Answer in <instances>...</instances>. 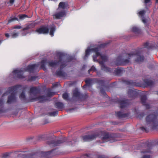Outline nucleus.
<instances>
[{
	"mask_svg": "<svg viewBox=\"0 0 158 158\" xmlns=\"http://www.w3.org/2000/svg\"><path fill=\"white\" fill-rule=\"evenodd\" d=\"M145 125L147 127H142L140 129L147 133L149 128L153 130L158 129V110L148 114L145 117Z\"/></svg>",
	"mask_w": 158,
	"mask_h": 158,
	"instance_id": "obj_1",
	"label": "nucleus"
},
{
	"mask_svg": "<svg viewBox=\"0 0 158 158\" xmlns=\"http://www.w3.org/2000/svg\"><path fill=\"white\" fill-rule=\"evenodd\" d=\"M123 56L119 55L115 61V64L117 66L124 65L129 62V59L131 56H135L136 58L135 61L138 62H142L144 60L143 56L141 55L140 52L136 51L135 52H131L130 53H126Z\"/></svg>",
	"mask_w": 158,
	"mask_h": 158,
	"instance_id": "obj_2",
	"label": "nucleus"
},
{
	"mask_svg": "<svg viewBox=\"0 0 158 158\" xmlns=\"http://www.w3.org/2000/svg\"><path fill=\"white\" fill-rule=\"evenodd\" d=\"M56 149L47 152H42L39 154L31 153L26 155L21 154L23 156L22 158H49L57 154L56 152Z\"/></svg>",
	"mask_w": 158,
	"mask_h": 158,
	"instance_id": "obj_3",
	"label": "nucleus"
},
{
	"mask_svg": "<svg viewBox=\"0 0 158 158\" xmlns=\"http://www.w3.org/2000/svg\"><path fill=\"white\" fill-rule=\"evenodd\" d=\"M109 43H106L101 44L99 45L98 47L91 49H88L85 51V56L87 57L89 54L91 52H93L95 53L96 55L93 56V59L94 61L97 60V58L100 55V53L99 52L101 48H104Z\"/></svg>",
	"mask_w": 158,
	"mask_h": 158,
	"instance_id": "obj_4",
	"label": "nucleus"
},
{
	"mask_svg": "<svg viewBox=\"0 0 158 158\" xmlns=\"http://www.w3.org/2000/svg\"><path fill=\"white\" fill-rule=\"evenodd\" d=\"M73 141L74 143L77 141V139H75L72 141H70L68 139L64 137L60 140H52L48 141L47 144L51 147H56L60 146V144L64 142L68 143L71 142L70 144L72 145L73 143H72V142Z\"/></svg>",
	"mask_w": 158,
	"mask_h": 158,
	"instance_id": "obj_5",
	"label": "nucleus"
},
{
	"mask_svg": "<svg viewBox=\"0 0 158 158\" xmlns=\"http://www.w3.org/2000/svg\"><path fill=\"white\" fill-rule=\"evenodd\" d=\"M99 56H100L102 60H97H97H95V61H98L99 63L101 65L102 70L107 73H111L112 71V69L106 66L104 64V62L106 61L107 60V56L105 55H102L101 54Z\"/></svg>",
	"mask_w": 158,
	"mask_h": 158,
	"instance_id": "obj_6",
	"label": "nucleus"
},
{
	"mask_svg": "<svg viewBox=\"0 0 158 158\" xmlns=\"http://www.w3.org/2000/svg\"><path fill=\"white\" fill-rule=\"evenodd\" d=\"M117 137L118 135L115 133L104 132L102 134L101 138L103 140H106L107 141L112 143L116 140V138Z\"/></svg>",
	"mask_w": 158,
	"mask_h": 158,
	"instance_id": "obj_7",
	"label": "nucleus"
},
{
	"mask_svg": "<svg viewBox=\"0 0 158 158\" xmlns=\"http://www.w3.org/2000/svg\"><path fill=\"white\" fill-rule=\"evenodd\" d=\"M57 56L58 58V61H50L48 62V65L50 67H54L58 65L60 63L61 64L64 61H63V59L64 56V54L61 52H58L57 53Z\"/></svg>",
	"mask_w": 158,
	"mask_h": 158,
	"instance_id": "obj_8",
	"label": "nucleus"
},
{
	"mask_svg": "<svg viewBox=\"0 0 158 158\" xmlns=\"http://www.w3.org/2000/svg\"><path fill=\"white\" fill-rule=\"evenodd\" d=\"M143 146L145 149L141 151V153H150L151 150L153 147V143L151 142L147 141L143 144Z\"/></svg>",
	"mask_w": 158,
	"mask_h": 158,
	"instance_id": "obj_9",
	"label": "nucleus"
},
{
	"mask_svg": "<svg viewBox=\"0 0 158 158\" xmlns=\"http://www.w3.org/2000/svg\"><path fill=\"white\" fill-rule=\"evenodd\" d=\"M48 99L47 96L44 95L40 96L39 97H35L33 98H30V101L33 102L38 101L40 103H43L48 101Z\"/></svg>",
	"mask_w": 158,
	"mask_h": 158,
	"instance_id": "obj_10",
	"label": "nucleus"
},
{
	"mask_svg": "<svg viewBox=\"0 0 158 158\" xmlns=\"http://www.w3.org/2000/svg\"><path fill=\"white\" fill-rule=\"evenodd\" d=\"M23 71L21 69H16L13 71L14 78L17 79H23L25 77L23 75Z\"/></svg>",
	"mask_w": 158,
	"mask_h": 158,
	"instance_id": "obj_11",
	"label": "nucleus"
},
{
	"mask_svg": "<svg viewBox=\"0 0 158 158\" xmlns=\"http://www.w3.org/2000/svg\"><path fill=\"white\" fill-rule=\"evenodd\" d=\"M35 31L39 34H46L49 32V29L47 26L42 25L40 28L37 29Z\"/></svg>",
	"mask_w": 158,
	"mask_h": 158,
	"instance_id": "obj_12",
	"label": "nucleus"
},
{
	"mask_svg": "<svg viewBox=\"0 0 158 158\" xmlns=\"http://www.w3.org/2000/svg\"><path fill=\"white\" fill-rule=\"evenodd\" d=\"M39 64H34L29 65L24 69V71H27L30 73H34L35 70L38 67Z\"/></svg>",
	"mask_w": 158,
	"mask_h": 158,
	"instance_id": "obj_13",
	"label": "nucleus"
},
{
	"mask_svg": "<svg viewBox=\"0 0 158 158\" xmlns=\"http://www.w3.org/2000/svg\"><path fill=\"white\" fill-rule=\"evenodd\" d=\"M138 91L134 89H129L127 91L128 96L129 98L134 99L138 96Z\"/></svg>",
	"mask_w": 158,
	"mask_h": 158,
	"instance_id": "obj_14",
	"label": "nucleus"
},
{
	"mask_svg": "<svg viewBox=\"0 0 158 158\" xmlns=\"http://www.w3.org/2000/svg\"><path fill=\"white\" fill-rule=\"evenodd\" d=\"M98 136V134H95L91 135H86L81 137L84 142L89 141L93 140Z\"/></svg>",
	"mask_w": 158,
	"mask_h": 158,
	"instance_id": "obj_15",
	"label": "nucleus"
},
{
	"mask_svg": "<svg viewBox=\"0 0 158 158\" xmlns=\"http://www.w3.org/2000/svg\"><path fill=\"white\" fill-rule=\"evenodd\" d=\"M67 62L64 61L60 65V69L58 70L56 72V75L59 77H64V73L61 70L67 65Z\"/></svg>",
	"mask_w": 158,
	"mask_h": 158,
	"instance_id": "obj_16",
	"label": "nucleus"
},
{
	"mask_svg": "<svg viewBox=\"0 0 158 158\" xmlns=\"http://www.w3.org/2000/svg\"><path fill=\"white\" fill-rule=\"evenodd\" d=\"M66 12L63 10L60 11L56 13L53 15V19H61L63 17L66 15Z\"/></svg>",
	"mask_w": 158,
	"mask_h": 158,
	"instance_id": "obj_17",
	"label": "nucleus"
},
{
	"mask_svg": "<svg viewBox=\"0 0 158 158\" xmlns=\"http://www.w3.org/2000/svg\"><path fill=\"white\" fill-rule=\"evenodd\" d=\"M40 92V90L38 88L35 87H31L30 88L29 93L30 95L33 94L34 96H36Z\"/></svg>",
	"mask_w": 158,
	"mask_h": 158,
	"instance_id": "obj_18",
	"label": "nucleus"
},
{
	"mask_svg": "<svg viewBox=\"0 0 158 158\" xmlns=\"http://www.w3.org/2000/svg\"><path fill=\"white\" fill-rule=\"evenodd\" d=\"M118 103L120 105V107L121 109H123L127 107L129 105V101L127 99L118 100Z\"/></svg>",
	"mask_w": 158,
	"mask_h": 158,
	"instance_id": "obj_19",
	"label": "nucleus"
},
{
	"mask_svg": "<svg viewBox=\"0 0 158 158\" xmlns=\"http://www.w3.org/2000/svg\"><path fill=\"white\" fill-rule=\"evenodd\" d=\"M16 93H12L11 94L8 96V100L7 101V103L11 104L14 102L16 101V97H15Z\"/></svg>",
	"mask_w": 158,
	"mask_h": 158,
	"instance_id": "obj_20",
	"label": "nucleus"
},
{
	"mask_svg": "<svg viewBox=\"0 0 158 158\" xmlns=\"http://www.w3.org/2000/svg\"><path fill=\"white\" fill-rule=\"evenodd\" d=\"M116 116L119 118H124L127 117L129 115L128 113L123 114L121 111L115 112Z\"/></svg>",
	"mask_w": 158,
	"mask_h": 158,
	"instance_id": "obj_21",
	"label": "nucleus"
},
{
	"mask_svg": "<svg viewBox=\"0 0 158 158\" xmlns=\"http://www.w3.org/2000/svg\"><path fill=\"white\" fill-rule=\"evenodd\" d=\"M68 6V4L67 2H60L58 5L59 9H64Z\"/></svg>",
	"mask_w": 158,
	"mask_h": 158,
	"instance_id": "obj_22",
	"label": "nucleus"
},
{
	"mask_svg": "<svg viewBox=\"0 0 158 158\" xmlns=\"http://www.w3.org/2000/svg\"><path fill=\"white\" fill-rule=\"evenodd\" d=\"M20 86V85H17L11 87L9 88L8 89L7 92L9 93H15L16 91Z\"/></svg>",
	"mask_w": 158,
	"mask_h": 158,
	"instance_id": "obj_23",
	"label": "nucleus"
},
{
	"mask_svg": "<svg viewBox=\"0 0 158 158\" xmlns=\"http://www.w3.org/2000/svg\"><path fill=\"white\" fill-rule=\"evenodd\" d=\"M123 81L127 85L133 86H136L137 85L135 82H134L131 80H123Z\"/></svg>",
	"mask_w": 158,
	"mask_h": 158,
	"instance_id": "obj_24",
	"label": "nucleus"
},
{
	"mask_svg": "<svg viewBox=\"0 0 158 158\" xmlns=\"http://www.w3.org/2000/svg\"><path fill=\"white\" fill-rule=\"evenodd\" d=\"M56 29V27L54 25L51 27L50 28L49 34L52 37L54 35V33Z\"/></svg>",
	"mask_w": 158,
	"mask_h": 158,
	"instance_id": "obj_25",
	"label": "nucleus"
},
{
	"mask_svg": "<svg viewBox=\"0 0 158 158\" xmlns=\"http://www.w3.org/2000/svg\"><path fill=\"white\" fill-rule=\"evenodd\" d=\"M123 71V69L122 68H118L116 69L114 71V73L117 76L120 75Z\"/></svg>",
	"mask_w": 158,
	"mask_h": 158,
	"instance_id": "obj_26",
	"label": "nucleus"
},
{
	"mask_svg": "<svg viewBox=\"0 0 158 158\" xmlns=\"http://www.w3.org/2000/svg\"><path fill=\"white\" fill-rule=\"evenodd\" d=\"M143 81L148 86H151L154 85L153 82L150 80L145 79L143 80Z\"/></svg>",
	"mask_w": 158,
	"mask_h": 158,
	"instance_id": "obj_27",
	"label": "nucleus"
},
{
	"mask_svg": "<svg viewBox=\"0 0 158 158\" xmlns=\"http://www.w3.org/2000/svg\"><path fill=\"white\" fill-rule=\"evenodd\" d=\"M56 108L59 109H62L64 107L63 104L60 102H57L55 103V105Z\"/></svg>",
	"mask_w": 158,
	"mask_h": 158,
	"instance_id": "obj_28",
	"label": "nucleus"
},
{
	"mask_svg": "<svg viewBox=\"0 0 158 158\" xmlns=\"http://www.w3.org/2000/svg\"><path fill=\"white\" fill-rule=\"evenodd\" d=\"M145 115V113L143 112H138L137 113V118L140 119H142Z\"/></svg>",
	"mask_w": 158,
	"mask_h": 158,
	"instance_id": "obj_29",
	"label": "nucleus"
},
{
	"mask_svg": "<svg viewBox=\"0 0 158 158\" xmlns=\"http://www.w3.org/2000/svg\"><path fill=\"white\" fill-rule=\"evenodd\" d=\"M144 48H147L148 49H153L154 46L152 45L149 44L148 43L146 42L144 44Z\"/></svg>",
	"mask_w": 158,
	"mask_h": 158,
	"instance_id": "obj_30",
	"label": "nucleus"
},
{
	"mask_svg": "<svg viewBox=\"0 0 158 158\" xmlns=\"http://www.w3.org/2000/svg\"><path fill=\"white\" fill-rule=\"evenodd\" d=\"M140 101L141 103L143 105H145L147 99V97L146 95L143 94L142 95L140 98Z\"/></svg>",
	"mask_w": 158,
	"mask_h": 158,
	"instance_id": "obj_31",
	"label": "nucleus"
},
{
	"mask_svg": "<svg viewBox=\"0 0 158 158\" xmlns=\"http://www.w3.org/2000/svg\"><path fill=\"white\" fill-rule=\"evenodd\" d=\"M4 102L3 100L1 99L0 100V113L4 112Z\"/></svg>",
	"mask_w": 158,
	"mask_h": 158,
	"instance_id": "obj_32",
	"label": "nucleus"
},
{
	"mask_svg": "<svg viewBox=\"0 0 158 158\" xmlns=\"http://www.w3.org/2000/svg\"><path fill=\"white\" fill-rule=\"evenodd\" d=\"M81 93L77 90H74L73 94V97L79 98L81 96Z\"/></svg>",
	"mask_w": 158,
	"mask_h": 158,
	"instance_id": "obj_33",
	"label": "nucleus"
},
{
	"mask_svg": "<svg viewBox=\"0 0 158 158\" xmlns=\"http://www.w3.org/2000/svg\"><path fill=\"white\" fill-rule=\"evenodd\" d=\"M46 62V60H43L41 62V68L44 70L46 69L45 66Z\"/></svg>",
	"mask_w": 158,
	"mask_h": 158,
	"instance_id": "obj_34",
	"label": "nucleus"
},
{
	"mask_svg": "<svg viewBox=\"0 0 158 158\" xmlns=\"http://www.w3.org/2000/svg\"><path fill=\"white\" fill-rule=\"evenodd\" d=\"M132 31L133 32L137 33H139L140 31V29L138 27H135L132 28Z\"/></svg>",
	"mask_w": 158,
	"mask_h": 158,
	"instance_id": "obj_35",
	"label": "nucleus"
},
{
	"mask_svg": "<svg viewBox=\"0 0 158 158\" xmlns=\"http://www.w3.org/2000/svg\"><path fill=\"white\" fill-rule=\"evenodd\" d=\"M19 98L21 100H25L26 98V96L24 92L23 91L19 96Z\"/></svg>",
	"mask_w": 158,
	"mask_h": 158,
	"instance_id": "obj_36",
	"label": "nucleus"
},
{
	"mask_svg": "<svg viewBox=\"0 0 158 158\" xmlns=\"http://www.w3.org/2000/svg\"><path fill=\"white\" fill-rule=\"evenodd\" d=\"M88 97V96L86 94H81L79 98L82 100H85Z\"/></svg>",
	"mask_w": 158,
	"mask_h": 158,
	"instance_id": "obj_37",
	"label": "nucleus"
},
{
	"mask_svg": "<svg viewBox=\"0 0 158 158\" xmlns=\"http://www.w3.org/2000/svg\"><path fill=\"white\" fill-rule=\"evenodd\" d=\"M58 114V111H56L52 112H50L49 113V114L50 116H55Z\"/></svg>",
	"mask_w": 158,
	"mask_h": 158,
	"instance_id": "obj_38",
	"label": "nucleus"
},
{
	"mask_svg": "<svg viewBox=\"0 0 158 158\" xmlns=\"http://www.w3.org/2000/svg\"><path fill=\"white\" fill-rule=\"evenodd\" d=\"M85 82L86 85L88 86H90L92 83V80L90 79H89L85 80Z\"/></svg>",
	"mask_w": 158,
	"mask_h": 158,
	"instance_id": "obj_39",
	"label": "nucleus"
},
{
	"mask_svg": "<svg viewBox=\"0 0 158 158\" xmlns=\"http://www.w3.org/2000/svg\"><path fill=\"white\" fill-rule=\"evenodd\" d=\"M62 97L65 100H69V95L67 93H65L63 94L62 95Z\"/></svg>",
	"mask_w": 158,
	"mask_h": 158,
	"instance_id": "obj_40",
	"label": "nucleus"
},
{
	"mask_svg": "<svg viewBox=\"0 0 158 158\" xmlns=\"http://www.w3.org/2000/svg\"><path fill=\"white\" fill-rule=\"evenodd\" d=\"M145 13V11L144 10H142L139 12L138 15L139 16L143 17Z\"/></svg>",
	"mask_w": 158,
	"mask_h": 158,
	"instance_id": "obj_41",
	"label": "nucleus"
},
{
	"mask_svg": "<svg viewBox=\"0 0 158 158\" xmlns=\"http://www.w3.org/2000/svg\"><path fill=\"white\" fill-rule=\"evenodd\" d=\"M55 93L53 92H49L47 94V97H51L52 96L55 95Z\"/></svg>",
	"mask_w": 158,
	"mask_h": 158,
	"instance_id": "obj_42",
	"label": "nucleus"
},
{
	"mask_svg": "<svg viewBox=\"0 0 158 158\" xmlns=\"http://www.w3.org/2000/svg\"><path fill=\"white\" fill-rule=\"evenodd\" d=\"M18 19L16 17H14L13 18H11L8 21V23H9L15 20H18Z\"/></svg>",
	"mask_w": 158,
	"mask_h": 158,
	"instance_id": "obj_43",
	"label": "nucleus"
},
{
	"mask_svg": "<svg viewBox=\"0 0 158 158\" xmlns=\"http://www.w3.org/2000/svg\"><path fill=\"white\" fill-rule=\"evenodd\" d=\"M37 78V77L35 76H32L31 77L29 78L27 81H35L36 78Z\"/></svg>",
	"mask_w": 158,
	"mask_h": 158,
	"instance_id": "obj_44",
	"label": "nucleus"
},
{
	"mask_svg": "<svg viewBox=\"0 0 158 158\" xmlns=\"http://www.w3.org/2000/svg\"><path fill=\"white\" fill-rule=\"evenodd\" d=\"M96 70V69L95 67L94 66H92L91 68L89 69L88 71V73L89 74L90 72L91 71H93V72L95 71Z\"/></svg>",
	"mask_w": 158,
	"mask_h": 158,
	"instance_id": "obj_45",
	"label": "nucleus"
},
{
	"mask_svg": "<svg viewBox=\"0 0 158 158\" xmlns=\"http://www.w3.org/2000/svg\"><path fill=\"white\" fill-rule=\"evenodd\" d=\"M108 156L103 155H97V158H107Z\"/></svg>",
	"mask_w": 158,
	"mask_h": 158,
	"instance_id": "obj_46",
	"label": "nucleus"
},
{
	"mask_svg": "<svg viewBox=\"0 0 158 158\" xmlns=\"http://www.w3.org/2000/svg\"><path fill=\"white\" fill-rule=\"evenodd\" d=\"M28 17V16L27 15L25 14H23L20 15L19 17V18L20 19H23L26 18Z\"/></svg>",
	"mask_w": 158,
	"mask_h": 158,
	"instance_id": "obj_47",
	"label": "nucleus"
},
{
	"mask_svg": "<svg viewBox=\"0 0 158 158\" xmlns=\"http://www.w3.org/2000/svg\"><path fill=\"white\" fill-rule=\"evenodd\" d=\"M97 82L99 84L103 86L105 82V81L103 80H98Z\"/></svg>",
	"mask_w": 158,
	"mask_h": 158,
	"instance_id": "obj_48",
	"label": "nucleus"
},
{
	"mask_svg": "<svg viewBox=\"0 0 158 158\" xmlns=\"http://www.w3.org/2000/svg\"><path fill=\"white\" fill-rule=\"evenodd\" d=\"M100 93L102 95L104 96H105L106 95V93L104 90L102 88L100 90Z\"/></svg>",
	"mask_w": 158,
	"mask_h": 158,
	"instance_id": "obj_49",
	"label": "nucleus"
},
{
	"mask_svg": "<svg viewBox=\"0 0 158 158\" xmlns=\"http://www.w3.org/2000/svg\"><path fill=\"white\" fill-rule=\"evenodd\" d=\"M30 28H34L35 26V23H31L28 24Z\"/></svg>",
	"mask_w": 158,
	"mask_h": 158,
	"instance_id": "obj_50",
	"label": "nucleus"
},
{
	"mask_svg": "<svg viewBox=\"0 0 158 158\" xmlns=\"http://www.w3.org/2000/svg\"><path fill=\"white\" fill-rule=\"evenodd\" d=\"M143 106H145L146 108L147 109H149L151 108V106L149 104H146V103H145V105H143Z\"/></svg>",
	"mask_w": 158,
	"mask_h": 158,
	"instance_id": "obj_51",
	"label": "nucleus"
},
{
	"mask_svg": "<svg viewBox=\"0 0 158 158\" xmlns=\"http://www.w3.org/2000/svg\"><path fill=\"white\" fill-rule=\"evenodd\" d=\"M59 84H60L59 82H56L55 83L53 84L52 85V87L53 88L57 87L58 86V85Z\"/></svg>",
	"mask_w": 158,
	"mask_h": 158,
	"instance_id": "obj_52",
	"label": "nucleus"
},
{
	"mask_svg": "<svg viewBox=\"0 0 158 158\" xmlns=\"http://www.w3.org/2000/svg\"><path fill=\"white\" fill-rule=\"evenodd\" d=\"M18 35V33H14L12 34L11 36L12 38H15L17 37Z\"/></svg>",
	"mask_w": 158,
	"mask_h": 158,
	"instance_id": "obj_53",
	"label": "nucleus"
},
{
	"mask_svg": "<svg viewBox=\"0 0 158 158\" xmlns=\"http://www.w3.org/2000/svg\"><path fill=\"white\" fill-rule=\"evenodd\" d=\"M29 29H30V28L29 27V25H28L26 27H25L23 28V31H24L25 30H27Z\"/></svg>",
	"mask_w": 158,
	"mask_h": 158,
	"instance_id": "obj_54",
	"label": "nucleus"
},
{
	"mask_svg": "<svg viewBox=\"0 0 158 158\" xmlns=\"http://www.w3.org/2000/svg\"><path fill=\"white\" fill-rule=\"evenodd\" d=\"M142 158H151V156L149 155H144Z\"/></svg>",
	"mask_w": 158,
	"mask_h": 158,
	"instance_id": "obj_55",
	"label": "nucleus"
},
{
	"mask_svg": "<svg viewBox=\"0 0 158 158\" xmlns=\"http://www.w3.org/2000/svg\"><path fill=\"white\" fill-rule=\"evenodd\" d=\"M22 28L21 26H15L14 27V29H20Z\"/></svg>",
	"mask_w": 158,
	"mask_h": 158,
	"instance_id": "obj_56",
	"label": "nucleus"
},
{
	"mask_svg": "<svg viewBox=\"0 0 158 158\" xmlns=\"http://www.w3.org/2000/svg\"><path fill=\"white\" fill-rule=\"evenodd\" d=\"M151 0H144V3L145 4H147L149 3Z\"/></svg>",
	"mask_w": 158,
	"mask_h": 158,
	"instance_id": "obj_57",
	"label": "nucleus"
},
{
	"mask_svg": "<svg viewBox=\"0 0 158 158\" xmlns=\"http://www.w3.org/2000/svg\"><path fill=\"white\" fill-rule=\"evenodd\" d=\"M15 0H10L9 1V3L11 5H12L14 4L15 2Z\"/></svg>",
	"mask_w": 158,
	"mask_h": 158,
	"instance_id": "obj_58",
	"label": "nucleus"
},
{
	"mask_svg": "<svg viewBox=\"0 0 158 158\" xmlns=\"http://www.w3.org/2000/svg\"><path fill=\"white\" fill-rule=\"evenodd\" d=\"M73 58L72 57H69V58H68L67 59V60H68V62H70L71 61H72V60H73Z\"/></svg>",
	"mask_w": 158,
	"mask_h": 158,
	"instance_id": "obj_59",
	"label": "nucleus"
},
{
	"mask_svg": "<svg viewBox=\"0 0 158 158\" xmlns=\"http://www.w3.org/2000/svg\"><path fill=\"white\" fill-rule=\"evenodd\" d=\"M143 22L144 23L146 24L147 23L146 20L145 19H143L142 20Z\"/></svg>",
	"mask_w": 158,
	"mask_h": 158,
	"instance_id": "obj_60",
	"label": "nucleus"
},
{
	"mask_svg": "<svg viewBox=\"0 0 158 158\" xmlns=\"http://www.w3.org/2000/svg\"><path fill=\"white\" fill-rule=\"evenodd\" d=\"M97 75L99 76H100L101 75L100 72L98 71H97Z\"/></svg>",
	"mask_w": 158,
	"mask_h": 158,
	"instance_id": "obj_61",
	"label": "nucleus"
},
{
	"mask_svg": "<svg viewBox=\"0 0 158 158\" xmlns=\"http://www.w3.org/2000/svg\"><path fill=\"white\" fill-rule=\"evenodd\" d=\"M5 35L7 38H8L9 37V35L8 33L5 34Z\"/></svg>",
	"mask_w": 158,
	"mask_h": 158,
	"instance_id": "obj_62",
	"label": "nucleus"
},
{
	"mask_svg": "<svg viewBox=\"0 0 158 158\" xmlns=\"http://www.w3.org/2000/svg\"><path fill=\"white\" fill-rule=\"evenodd\" d=\"M87 86L85 84V85H84L83 86H82V88L83 89H85L86 86Z\"/></svg>",
	"mask_w": 158,
	"mask_h": 158,
	"instance_id": "obj_63",
	"label": "nucleus"
},
{
	"mask_svg": "<svg viewBox=\"0 0 158 158\" xmlns=\"http://www.w3.org/2000/svg\"><path fill=\"white\" fill-rule=\"evenodd\" d=\"M85 68V65H83V66L82 67V69H84Z\"/></svg>",
	"mask_w": 158,
	"mask_h": 158,
	"instance_id": "obj_64",
	"label": "nucleus"
}]
</instances>
